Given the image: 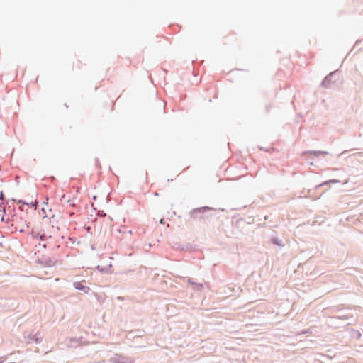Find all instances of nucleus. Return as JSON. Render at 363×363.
<instances>
[{
  "label": "nucleus",
  "mask_w": 363,
  "mask_h": 363,
  "mask_svg": "<svg viewBox=\"0 0 363 363\" xmlns=\"http://www.w3.org/2000/svg\"><path fill=\"white\" fill-rule=\"evenodd\" d=\"M333 73H331L330 74L328 77H325V79H324L323 82V84L325 86H329V84L330 82L332 81L333 79Z\"/></svg>",
  "instance_id": "obj_1"
},
{
  "label": "nucleus",
  "mask_w": 363,
  "mask_h": 363,
  "mask_svg": "<svg viewBox=\"0 0 363 363\" xmlns=\"http://www.w3.org/2000/svg\"><path fill=\"white\" fill-rule=\"evenodd\" d=\"M305 154H309L311 155L318 157L320 155L323 154V152H306Z\"/></svg>",
  "instance_id": "obj_2"
},
{
  "label": "nucleus",
  "mask_w": 363,
  "mask_h": 363,
  "mask_svg": "<svg viewBox=\"0 0 363 363\" xmlns=\"http://www.w3.org/2000/svg\"><path fill=\"white\" fill-rule=\"evenodd\" d=\"M74 286H75V288H76L77 289H83V286H82V284H81V283H79V282H77V283H75V284H74Z\"/></svg>",
  "instance_id": "obj_3"
},
{
  "label": "nucleus",
  "mask_w": 363,
  "mask_h": 363,
  "mask_svg": "<svg viewBox=\"0 0 363 363\" xmlns=\"http://www.w3.org/2000/svg\"><path fill=\"white\" fill-rule=\"evenodd\" d=\"M51 236L49 235L48 238H50ZM48 236L45 234H42L40 235V239L42 240H45L47 239Z\"/></svg>",
  "instance_id": "obj_4"
},
{
  "label": "nucleus",
  "mask_w": 363,
  "mask_h": 363,
  "mask_svg": "<svg viewBox=\"0 0 363 363\" xmlns=\"http://www.w3.org/2000/svg\"><path fill=\"white\" fill-rule=\"evenodd\" d=\"M65 199V195L64 194L61 199V201L62 203L64 202Z\"/></svg>",
  "instance_id": "obj_5"
},
{
  "label": "nucleus",
  "mask_w": 363,
  "mask_h": 363,
  "mask_svg": "<svg viewBox=\"0 0 363 363\" xmlns=\"http://www.w3.org/2000/svg\"><path fill=\"white\" fill-rule=\"evenodd\" d=\"M160 223L161 224H164V220L163 219H160Z\"/></svg>",
  "instance_id": "obj_6"
}]
</instances>
